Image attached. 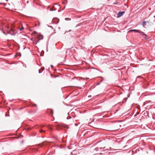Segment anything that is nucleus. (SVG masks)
I'll list each match as a JSON object with an SVG mask.
<instances>
[{
    "label": "nucleus",
    "instance_id": "obj_3",
    "mask_svg": "<svg viewBox=\"0 0 155 155\" xmlns=\"http://www.w3.org/2000/svg\"><path fill=\"white\" fill-rule=\"evenodd\" d=\"M25 27V25L21 22H20L18 25L17 27V28L19 30L21 31L24 30Z\"/></svg>",
    "mask_w": 155,
    "mask_h": 155
},
{
    "label": "nucleus",
    "instance_id": "obj_13",
    "mask_svg": "<svg viewBox=\"0 0 155 155\" xmlns=\"http://www.w3.org/2000/svg\"><path fill=\"white\" fill-rule=\"evenodd\" d=\"M34 33H35V34H36V32L35 31H34Z\"/></svg>",
    "mask_w": 155,
    "mask_h": 155
},
{
    "label": "nucleus",
    "instance_id": "obj_6",
    "mask_svg": "<svg viewBox=\"0 0 155 155\" xmlns=\"http://www.w3.org/2000/svg\"><path fill=\"white\" fill-rule=\"evenodd\" d=\"M124 13V12H119L118 14L117 15V17H120L121 15H122Z\"/></svg>",
    "mask_w": 155,
    "mask_h": 155
},
{
    "label": "nucleus",
    "instance_id": "obj_7",
    "mask_svg": "<svg viewBox=\"0 0 155 155\" xmlns=\"http://www.w3.org/2000/svg\"><path fill=\"white\" fill-rule=\"evenodd\" d=\"M55 5L56 6H57L58 7H59V5H58L57 4H56L55 5H54L53 6V8H54V10H53L52 8H51L50 9V11H53V10H55L56 9L55 8Z\"/></svg>",
    "mask_w": 155,
    "mask_h": 155
},
{
    "label": "nucleus",
    "instance_id": "obj_15",
    "mask_svg": "<svg viewBox=\"0 0 155 155\" xmlns=\"http://www.w3.org/2000/svg\"><path fill=\"white\" fill-rule=\"evenodd\" d=\"M0 29L1 30V29L0 28Z\"/></svg>",
    "mask_w": 155,
    "mask_h": 155
},
{
    "label": "nucleus",
    "instance_id": "obj_10",
    "mask_svg": "<svg viewBox=\"0 0 155 155\" xmlns=\"http://www.w3.org/2000/svg\"><path fill=\"white\" fill-rule=\"evenodd\" d=\"M133 31V29H132V30H129V31L128 32V33H129V32H132V31Z\"/></svg>",
    "mask_w": 155,
    "mask_h": 155
},
{
    "label": "nucleus",
    "instance_id": "obj_1",
    "mask_svg": "<svg viewBox=\"0 0 155 155\" xmlns=\"http://www.w3.org/2000/svg\"><path fill=\"white\" fill-rule=\"evenodd\" d=\"M43 36L41 35H38L36 37V39L33 41V43L36 44L38 42L39 40L42 39Z\"/></svg>",
    "mask_w": 155,
    "mask_h": 155
},
{
    "label": "nucleus",
    "instance_id": "obj_2",
    "mask_svg": "<svg viewBox=\"0 0 155 155\" xmlns=\"http://www.w3.org/2000/svg\"><path fill=\"white\" fill-rule=\"evenodd\" d=\"M133 31H135L136 32L139 33L141 35H143V37L145 38H147V35L145 34L143 32L141 31L140 30L133 29Z\"/></svg>",
    "mask_w": 155,
    "mask_h": 155
},
{
    "label": "nucleus",
    "instance_id": "obj_8",
    "mask_svg": "<svg viewBox=\"0 0 155 155\" xmlns=\"http://www.w3.org/2000/svg\"><path fill=\"white\" fill-rule=\"evenodd\" d=\"M146 22L144 21H143L142 23V25L144 27L145 25H146Z\"/></svg>",
    "mask_w": 155,
    "mask_h": 155
},
{
    "label": "nucleus",
    "instance_id": "obj_4",
    "mask_svg": "<svg viewBox=\"0 0 155 155\" xmlns=\"http://www.w3.org/2000/svg\"><path fill=\"white\" fill-rule=\"evenodd\" d=\"M8 33L12 35H14L17 33V31L15 29L12 28L11 30L8 32Z\"/></svg>",
    "mask_w": 155,
    "mask_h": 155
},
{
    "label": "nucleus",
    "instance_id": "obj_14",
    "mask_svg": "<svg viewBox=\"0 0 155 155\" xmlns=\"http://www.w3.org/2000/svg\"><path fill=\"white\" fill-rule=\"evenodd\" d=\"M49 129H51V127H50L49 128Z\"/></svg>",
    "mask_w": 155,
    "mask_h": 155
},
{
    "label": "nucleus",
    "instance_id": "obj_12",
    "mask_svg": "<svg viewBox=\"0 0 155 155\" xmlns=\"http://www.w3.org/2000/svg\"><path fill=\"white\" fill-rule=\"evenodd\" d=\"M51 68H53V65H51Z\"/></svg>",
    "mask_w": 155,
    "mask_h": 155
},
{
    "label": "nucleus",
    "instance_id": "obj_9",
    "mask_svg": "<svg viewBox=\"0 0 155 155\" xmlns=\"http://www.w3.org/2000/svg\"><path fill=\"white\" fill-rule=\"evenodd\" d=\"M65 20L66 21H70L71 20V19L69 18H65Z\"/></svg>",
    "mask_w": 155,
    "mask_h": 155
},
{
    "label": "nucleus",
    "instance_id": "obj_11",
    "mask_svg": "<svg viewBox=\"0 0 155 155\" xmlns=\"http://www.w3.org/2000/svg\"><path fill=\"white\" fill-rule=\"evenodd\" d=\"M43 131L44 132H45V130H41L40 131V133H42V132H43Z\"/></svg>",
    "mask_w": 155,
    "mask_h": 155
},
{
    "label": "nucleus",
    "instance_id": "obj_5",
    "mask_svg": "<svg viewBox=\"0 0 155 155\" xmlns=\"http://www.w3.org/2000/svg\"><path fill=\"white\" fill-rule=\"evenodd\" d=\"M52 21L54 23L57 24L59 20L57 18H55L53 19Z\"/></svg>",
    "mask_w": 155,
    "mask_h": 155
}]
</instances>
